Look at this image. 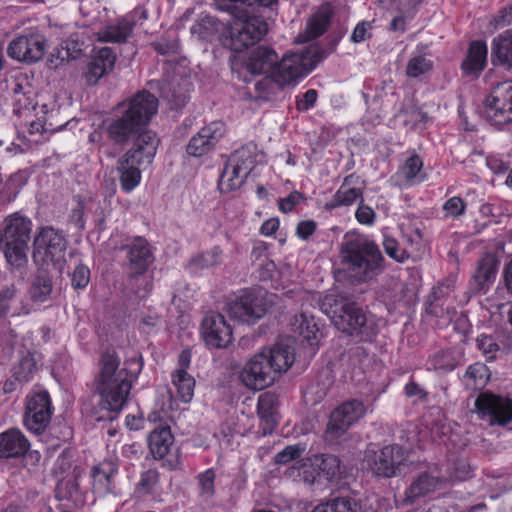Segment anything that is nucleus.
Returning <instances> with one entry per match:
<instances>
[{"label": "nucleus", "mask_w": 512, "mask_h": 512, "mask_svg": "<svg viewBox=\"0 0 512 512\" xmlns=\"http://www.w3.org/2000/svg\"><path fill=\"white\" fill-rule=\"evenodd\" d=\"M222 256V249L215 246L212 249L191 258L190 265L195 270L215 267L222 262Z\"/></svg>", "instance_id": "37998d69"}, {"label": "nucleus", "mask_w": 512, "mask_h": 512, "mask_svg": "<svg viewBox=\"0 0 512 512\" xmlns=\"http://www.w3.org/2000/svg\"><path fill=\"white\" fill-rule=\"evenodd\" d=\"M52 291V281L47 276H38L31 287L30 293L32 299L43 302Z\"/></svg>", "instance_id": "49530a36"}, {"label": "nucleus", "mask_w": 512, "mask_h": 512, "mask_svg": "<svg viewBox=\"0 0 512 512\" xmlns=\"http://www.w3.org/2000/svg\"><path fill=\"white\" fill-rule=\"evenodd\" d=\"M225 28L226 26L216 18L205 15L191 26L190 32L193 37L199 40L210 41L215 34L220 33L221 35Z\"/></svg>", "instance_id": "f704fd0d"}, {"label": "nucleus", "mask_w": 512, "mask_h": 512, "mask_svg": "<svg viewBox=\"0 0 512 512\" xmlns=\"http://www.w3.org/2000/svg\"><path fill=\"white\" fill-rule=\"evenodd\" d=\"M317 98V91L309 89L303 94L302 98L297 100L296 107L299 111H308L315 105Z\"/></svg>", "instance_id": "4d7b16f0"}, {"label": "nucleus", "mask_w": 512, "mask_h": 512, "mask_svg": "<svg viewBox=\"0 0 512 512\" xmlns=\"http://www.w3.org/2000/svg\"><path fill=\"white\" fill-rule=\"evenodd\" d=\"M494 29H500L512 25V4L502 9L491 21Z\"/></svg>", "instance_id": "6e6d98bb"}, {"label": "nucleus", "mask_w": 512, "mask_h": 512, "mask_svg": "<svg viewBox=\"0 0 512 512\" xmlns=\"http://www.w3.org/2000/svg\"><path fill=\"white\" fill-rule=\"evenodd\" d=\"M149 449L155 459L164 460V465L175 469L180 464L178 454H172L174 437L169 426L155 428L148 438Z\"/></svg>", "instance_id": "412c9836"}, {"label": "nucleus", "mask_w": 512, "mask_h": 512, "mask_svg": "<svg viewBox=\"0 0 512 512\" xmlns=\"http://www.w3.org/2000/svg\"><path fill=\"white\" fill-rule=\"evenodd\" d=\"M433 69V62L427 55H413L406 66V75L411 78H418Z\"/></svg>", "instance_id": "a18cd8bd"}, {"label": "nucleus", "mask_w": 512, "mask_h": 512, "mask_svg": "<svg viewBox=\"0 0 512 512\" xmlns=\"http://www.w3.org/2000/svg\"><path fill=\"white\" fill-rule=\"evenodd\" d=\"M66 240L63 234L52 228H42L34 240L35 261L53 264L62 272L65 263Z\"/></svg>", "instance_id": "f8f14e48"}, {"label": "nucleus", "mask_w": 512, "mask_h": 512, "mask_svg": "<svg viewBox=\"0 0 512 512\" xmlns=\"http://www.w3.org/2000/svg\"><path fill=\"white\" fill-rule=\"evenodd\" d=\"M277 60V54L273 49L259 46L252 52L247 63V70L252 74L272 72Z\"/></svg>", "instance_id": "7c9ffc66"}, {"label": "nucleus", "mask_w": 512, "mask_h": 512, "mask_svg": "<svg viewBox=\"0 0 512 512\" xmlns=\"http://www.w3.org/2000/svg\"><path fill=\"white\" fill-rule=\"evenodd\" d=\"M366 462L373 474L385 478L405 475L411 471L412 465L406 450L397 444L384 446L377 451H368Z\"/></svg>", "instance_id": "9d476101"}, {"label": "nucleus", "mask_w": 512, "mask_h": 512, "mask_svg": "<svg viewBox=\"0 0 512 512\" xmlns=\"http://www.w3.org/2000/svg\"><path fill=\"white\" fill-rule=\"evenodd\" d=\"M330 18L331 10L329 7H321L310 17L304 34H300L297 41L300 43L307 42L321 36L329 26Z\"/></svg>", "instance_id": "2f4dec72"}, {"label": "nucleus", "mask_w": 512, "mask_h": 512, "mask_svg": "<svg viewBox=\"0 0 512 512\" xmlns=\"http://www.w3.org/2000/svg\"><path fill=\"white\" fill-rule=\"evenodd\" d=\"M118 473V466L112 460H104L94 466L91 471L92 488L99 496L116 494L114 478Z\"/></svg>", "instance_id": "5701e85b"}, {"label": "nucleus", "mask_w": 512, "mask_h": 512, "mask_svg": "<svg viewBox=\"0 0 512 512\" xmlns=\"http://www.w3.org/2000/svg\"><path fill=\"white\" fill-rule=\"evenodd\" d=\"M215 473L212 469H207L198 475V484L200 493L205 498H210L214 494Z\"/></svg>", "instance_id": "3c124183"}, {"label": "nucleus", "mask_w": 512, "mask_h": 512, "mask_svg": "<svg viewBox=\"0 0 512 512\" xmlns=\"http://www.w3.org/2000/svg\"><path fill=\"white\" fill-rule=\"evenodd\" d=\"M266 33L267 24L261 17L241 11L226 26L219 40L225 48L241 52L259 42Z\"/></svg>", "instance_id": "6e6552de"}, {"label": "nucleus", "mask_w": 512, "mask_h": 512, "mask_svg": "<svg viewBox=\"0 0 512 512\" xmlns=\"http://www.w3.org/2000/svg\"><path fill=\"white\" fill-rule=\"evenodd\" d=\"M38 370L37 360L34 354L28 353L13 367V377L19 383L28 382Z\"/></svg>", "instance_id": "79ce46f5"}, {"label": "nucleus", "mask_w": 512, "mask_h": 512, "mask_svg": "<svg viewBox=\"0 0 512 512\" xmlns=\"http://www.w3.org/2000/svg\"><path fill=\"white\" fill-rule=\"evenodd\" d=\"M305 451V446L298 443L286 446L283 450L275 455V463L285 465L301 457Z\"/></svg>", "instance_id": "de8ad7c7"}, {"label": "nucleus", "mask_w": 512, "mask_h": 512, "mask_svg": "<svg viewBox=\"0 0 512 512\" xmlns=\"http://www.w3.org/2000/svg\"><path fill=\"white\" fill-rule=\"evenodd\" d=\"M132 31L131 24L122 17L103 27L97 33V39L105 43H125Z\"/></svg>", "instance_id": "473e14b6"}, {"label": "nucleus", "mask_w": 512, "mask_h": 512, "mask_svg": "<svg viewBox=\"0 0 512 512\" xmlns=\"http://www.w3.org/2000/svg\"><path fill=\"white\" fill-rule=\"evenodd\" d=\"M265 350L266 357L278 377L286 372L295 361V349L290 339L280 340L273 347Z\"/></svg>", "instance_id": "bb28decb"}, {"label": "nucleus", "mask_w": 512, "mask_h": 512, "mask_svg": "<svg viewBox=\"0 0 512 512\" xmlns=\"http://www.w3.org/2000/svg\"><path fill=\"white\" fill-rule=\"evenodd\" d=\"M314 464L318 469V477H322L328 481L340 479L342 474L340 460L329 454H321L315 456Z\"/></svg>", "instance_id": "4c0bfd02"}, {"label": "nucleus", "mask_w": 512, "mask_h": 512, "mask_svg": "<svg viewBox=\"0 0 512 512\" xmlns=\"http://www.w3.org/2000/svg\"><path fill=\"white\" fill-rule=\"evenodd\" d=\"M370 24L368 22H360L356 25L351 35V40L360 43L366 39Z\"/></svg>", "instance_id": "69168bd1"}, {"label": "nucleus", "mask_w": 512, "mask_h": 512, "mask_svg": "<svg viewBox=\"0 0 512 512\" xmlns=\"http://www.w3.org/2000/svg\"><path fill=\"white\" fill-rule=\"evenodd\" d=\"M223 135L224 124L222 122H211L201 128L190 139L187 145V153L194 157H201L211 151Z\"/></svg>", "instance_id": "4be33fe9"}, {"label": "nucleus", "mask_w": 512, "mask_h": 512, "mask_svg": "<svg viewBox=\"0 0 512 512\" xmlns=\"http://www.w3.org/2000/svg\"><path fill=\"white\" fill-rule=\"evenodd\" d=\"M404 390L408 397H417L418 399L427 397V393L415 382L407 383Z\"/></svg>", "instance_id": "338daca9"}, {"label": "nucleus", "mask_w": 512, "mask_h": 512, "mask_svg": "<svg viewBox=\"0 0 512 512\" xmlns=\"http://www.w3.org/2000/svg\"><path fill=\"white\" fill-rule=\"evenodd\" d=\"M30 448L26 436L16 428L0 433V457L19 458L24 456Z\"/></svg>", "instance_id": "393cba45"}, {"label": "nucleus", "mask_w": 512, "mask_h": 512, "mask_svg": "<svg viewBox=\"0 0 512 512\" xmlns=\"http://www.w3.org/2000/svg\"><path fill=\"white\" fill-rule=\"evenodd\" d=\"M116 56L109 47L101 48L95 53L85 73L86 82L95 85L104 75L112 71Z\"/></svg>", "instance_id": "a878e982"}, {"label": "nucleus", "mask_w": 512, "mask_h": 512, "mask_svg": "<svg viewBox=\"0 0 512 512\" xmlns=\"http://www.w3.org/2000/svg\"><path fill=\"white\" fill-rule=\"evenodd\" d=\"M323 307L335 327L343 333L359 337L363 341H372L378 333L374 318L368 316L354 302L326 296Z\"/></svg>", "instance_id": "20e7f679"}, {"label": "nucleus", "mask_w": 512, "mask_h": 512, "mask_svg": "<svg viewBox=\"0 0 512 512\" xmlns=\"http://www.w3.org/2000/svg\"><path fill=\"white\" fill-rule=\"evenodd\" d=\"M355 217L360 224L371 226L375 221L376 214L370 206L360 203Z\"/></svg>", "instance_id": "5fc2aeb1"}, {"label": "nucleus", "mask_w": 512, "mask_h": 512, "mask_svg": "<svg viewBox=\"0 0 512 512\" xmlns=\"http://www.w3.org/2000/svg\"><path fill=\"white\" fill-rule=\"evenodd\" d=\"M312 512H361V506L353 498L337 497L317 505Z\"/></svg>", "instance_id": "ea45409f"}, {"label": "nucleus", "mask_w": 512, "mask_h": 512, "mask_svg": "<svg viewBox=\"0 0 512 512\" xmlns=\"http://www.w3.org/2000/svg\"><path fill=\"white\" fill-rule=\"evenodd\" d=\"M31 230V220L18 213L9 215L3 221L0 230V249L11 266L20 268L26 264Z\"/></svg>", "instance_id": "423d86ee"}, {"label": "nucleus", "mask_w": 512, "mask_h": 512, "mask_svg": "<svg viewBox=\"0 0 512 512\" xmlns=\"http://www.w3.org/2000/svg\"><path fill=\"white\" fill-rule=\"evenodd\" d=\"M121 249L126 251L128 275L130 278L143 275L154 261L150 245L143 237H135L128 240Z\"/></svg>", "instance_id": "6ab92c4d"}, {"label": "nucleus", "mask_w": 512, "mask_h": 512, "mask_svg": "<svg viewBox=\"0 0 512 512\" xmlns=\"http://www.w3.org/2000/svg\"><path fill=\"white\" fill-rule=\"evenodd\" d=\"M51 415V400L47 391L33 392L27 396L24 425L29 431L42 433L50 423Z\"/></svg>", "instance_id": "f3484780"}, {"label": "nucleus", "mask_w": 512, "mask_h": 512, "mask_svg": "<svg viewBox=\"0 0 512 512\" xmlns=\"http://www.w3.org/2000/svg\"><path fill=\"white\" fill-rule=\"evenodd\" d=\"M491 56L502 65L512 67V30H506L492 40Z\"/></svg>", "instance_id": "72a5a7b5"}, {"label": "nucleus", "mask_w": 512, "mask_h": 512, "mask_svg": "<svg viewBox=\"0 0 512 512\" xmlns=\"http://www.w3.org/2000/svg\"><path fill=\"white\" fill-rule=\"evenodd\" d=\"M46 50V43L43 36L39 34L24 35L15 38L10 42L8 55L18 61L37 62Z\"/></svg>", "instance_id": "aec40b11"}, {"label": "nucleus", "mask_w": 512, "mask_h": 512, "mask_svg": "<svg viewBox=\"0 0 512 512\" xmlns=\"http://www.w3.org/2000/svg\"><path fill=\"white\" fill-rule=\"evenodd\" d=\"M487 118L495 125L512 122V81L499 83L485 100Z\"/></svg>", "instance_id": "dca6fc26"}, {"label": "nucleus", "mask_w": 512, "mask_h": 512, "mask_svg": "<svg viewBox=\"0 0 512 512\" xmlns=\"http://www.w3.org/2000/svg\"><path fill=\"white\" fill-rule=\"evenodd\" d=\"M90 281V270L85 265H78L75 267L71 284L74 289H83L85 288Z\"/></svg>", "instance_id": "864d4df0"}, {"label": "nucleus", "mask_w": 512, "mask_h": 512, "mask_svg": "<svg viewBox=\"0 0 512 512\" xmlns=\"http://www.w3.org/2000/svg\"><path fill=\"white\" fill-rule=\"evenodd\" d=\"M172 384L182 402L188 403L192 400L195 380L187 371L175 370L172 374Z\"/></svg>", "instance_id": "58836bf2"}, {"label": "nucleus", "mask_w": 512, "mask_h": 512, "mask_svg": "<svg viewBox=\"0 0 512 512\" xmlns=\"http://www.w3.org/2000/svg\"><path fill=\"white\" fill-rule=\"evenodd\" d=\"M239 378L247 388L259 391L272 385L278 375L266 357V350L263 349L246 362Z\"/></svg>", "instance_id": "ddd939ff"}, {"label": "nucleus", "mask_w": 512, "mask_h": 512, "mask_svg": "<svg viewBox=\"0 0 512 512\" xmlns=\"http://www.w3.org/2000/svg\"><path fill=\"white\" fill-rule=\"evenodd\" d=\"M201 334L210 348H226L233 339L231 326L225 317L217 312L207 313L201 323Z\"/></svg>", "instance_id": "a211bd4d"}, {"label": "nucleus", "mask_w": 512, "mask_h": 512, "mask_svg": "<svg viewBox=\"0 0 512 512\" xmlns=\"http://www.w3.org/2000/svg\"><path fill=\"white\" fill-rule=\"evenodd\" d=\"M341 259L353 282L366 283L383 270V256L376 243L363 234H347L341 247Z\"/></svg>", "instance_id": "f257e3e1"}, {"label": "nucleus", "mask_w": 512, "mask_h": 512, "mask_svg": "<svg viewBox=\"0 0 512 512\" xmlns=\"http://www.w3.org/2000/svg\"><path fill=\"white\" fill-rule=\"evenodd\" d=\"M486 368L482 364H473L470 365L465 373V377L474 380L475 384H478V380L480 383H483V379L485 377Z\"/></svg>", "instance_id": "e2e57ef3"}, {"label": "nucleus", "mask_w": 512, "mask_h": 512, "mask_svg": "<svg viewBox=\"0 0 512 512\" xmlns=\"http://www.w3.org/2000/svg\"><path fill=\"white\" fill-rule=\"evenodd\" d=\"M366 414V407L357 399L348 400L335 408L326 428V438L330 442L338 440L348 429Z\"/></svg>", "instance_id": "4468645a"}, {"label": "nucleus", "mask_w": 512, "mask_h": 512, "mask_svg": "<svg viewBox=\"0 0 512 512\" xmlns=\"http://www.w3.org/2000/svg\"><path fill=\"white\" fill-rule=\"evenodd\" d=\"M160 474L156 469H149L140 474L139 481L135 487L138 496H152L159 499L161 496Z\"/></svg>", "instance_id": "c9c22d12"}, {"label": "nucleus", "mask_w": 512, "mask_h": 512, "mask_svg": "<svg viewBox=\"0 0 512 512\" xmlns=\"http://www.w3.org/2000/svg\"><path fill=\"white\" fill-rule=\"evenodd\" d=\"M487 166L496 174L505 173L509 169V165L496 156H490L486 160Z\"/></svg>", "instance_id": "0e129e2a"}, {"label": "nucleus", "mask_w": 512, "mask_h": 512, "mask_svg": "<svg viewBox=\"0 0 512 512\" xmlns=\"http://www.w3.org/2000/svg\"><path fill=\"white\" fill-rule=\"evenodd\" d=\"M256 154V145L248 144L230 155L218 183L221 192H229L243 185L255 166Z\"/></svg>", "instance_id": "9b49d317"}, {"label": "nucleus", "mask_w": 512, "mask_h": 512, "mask_svg": "<svg viewBox=\"0 0 512 512\" xmlns=\"http://www.w3.org/2000/svg\"><path fill=\"white\" fill-rule=\"evenodd\" d=\"M383 247L386 254L397 262H404L409 257L406 251L401 249L397 241L392 237L385 236Z\"/></svg>", "instance_id": "603ef678"}, {"label": "nucleus", "mask_w": 512, "mask_h": 512, "mask_svg": "<svg viewBox=\"0 0 512 512\" xmlns=\"http://www.w3.org/2000/svg\"><path fill=\"white\" fill-rule=\"evenodd\" d=\"M466 203L457 196L451 197L443 204V211L447 218H457L465 213Z\"/></svg>", "instance_id": "09e8293b"}, {"label": "nucleus", "mask_w": 512, "mask_h": 512, "mask_svg": "<svg viewBox=\"0 0 512 512\" xmlns=\"http://www.w3.org/2000/svg\"><path fill=\"white\" fill-rule=\"evenodd\" d=\"M487 53L488 49L484 41H472L461 64L463 73L468 76H477L486 66Z\"/></svg>", "instance_id": "c85d7f7f"}, {"label": "nucleus", "mask_w": 512, "mask_h": 512, "mask_svg": "<svg viewBox=\"0 0 512 512\" xmlns=\"http://www.w3.org/2000/svg\"><path fill=\"white\" fill-rule=\"evenodd\" d=\"M496 273V260L492 257H485L479 262L474 278L480 287H484L494 281Z\"/></svg>", "instance_id": "c03bdc74"}, {"label": "nucleus", "mask_w": 512, "mask_h": 512, "mask_svg": "<svg viewBox=\"0 0 512 512\" xmlns=\"http://www.w3.org/2000/svg\"><path fill=\"white\" fill-rule=\"evenodd\" d=\"M322 52L314 44L297 52L286 53L273 67L272 80L281 87L288 86L307 76L321 60Z\"/></svg>", "instance_id": "0eeeda50"}, {"label": "nucleus", "mask_w": 512, "mask_h": 512, "mask_svg": "<svg viewBox=\"0 0 512 512\" xmlns=\"http://www.w3.org/2000/svg\"><path fill=\"white\" fill-rule=\"evenodd\" d=\"M120 359L112 352H106L101 357V371L97 385L99 393L98 409L107 412L100 415L98 420H113L119 413L131 390V381L126 369H119Z\"/></svg>", "instance_id": "f03ea898"}, {"label": "nucleus", "mask_w": 512, "mask_h": 512, "mask_svg": "<svg viewBox=\"0 0 512 512\" xmlns=\"http://www.w3.org/2000/svg\"><path fill=\"white\" fill-rule=\"evenodd\" d=\"M121 115L108 125V135L116 143H125L147 131L144 128L157 113L158 99L147 91L138 92L119 107Z\"/></svg>", "instance_id": "7ed1b4c3"}, {"label": "nucleus", "mask_w": 512, "mask_h": 512, "mask_svg": "<svg viewBox=\"0 0 512 512\" xmlns=\"http://www.w3.org/2000/svg\"><path fill=\"white\" fill-rule=\"evenodd\" d=\"M123 18L124 20H128L131 24V28L134 29L138 23H142L147 19V11L143 7H136L130 13L123 16Z\"/></svg>", "instance_id": "052dcab7"}, {"label": "nucleus", "mask_w": 512, "mask_h": 512, "mask_svg": "<svg viewBox=\"0 0 512 512\" xmlns=\"http://www.w3.org/2000/svg\"><path fill=\"white\" fill-rule=\"evenodd\" d=\"M445 482L446 478L440 477L434 474V472L421 473L407 489L405 493L406 501L412 503L417 498L426 496L441 488Z\"/></svg>", "instance_id": "cd10ccee"}, {"label": "nucleus", "mask_w": 512, "mask_h": 512, "mask_svg": "<svg viewBox=\"0 0 512 512\" xmlns=\"http://www.w3.org/2000/svg\"><path fill=\"white\" fill-rule=\"evenodd\" d=\"M475 407L480 418L488 420L491 425L503 426L512 421V399L507 396L481 393Z\"/></svg>", "instance_id": "2eb2a0df"}, {"label": "nucleus", "mask_w": 512, "mask_h": 512, "mask_svg": "<svg viewBox=\"0 0 512 512\" xmlns=\"http://www.w3.org/2000/svg\"><path fill=\"white\" fill-rule=\"evenodd\" d=\"M325 394V389L310 385L304 393V399L306 403L315 405L324 398Z\"/></svg>", "instance_id": "13d9d810"}, {"label": "nucleus", "mask_w": 512, "mask_h": 512, "mask_svg": "<svg viewBox=\"0 0 512 512\" xmlns=\"http://www.w3.org/2000/svg\"><path fill=\"white\" fill-rule=\"evenodd\" d=\"M278 228L279 220L277 218H270L262 224L260 233L264 236H272Z\"/></svg>", "instance_id": "774afa93"}, {"label": "nucleus", "mask_w": 512, "mask_h": 512, "mask_svg": "<svg viewBox=\"0 0 512 512\" xmlns=\"http://www.w3.org/2000/svg\"><path fill=\"white\" fill-rule=\"evenodd\" d=\"M291 327L294 333L298 334L311 346L317 344L320 328L318 322L312 314L302 312L295 315L291 322Z\"/></svg>", "instance_id": "c756f323"}, {"label": "nucleus", "mask_w": 512, "mask_h": 512, "mask_svg": "<svg viewBox=\"0 0 512 512\" xmlns=\"http://www.w3.org/2000/svg\"><path fill=\"white\" fill-rule=\"evenodd\" d=\"M300 199L301 194L299 192H292L289 196L279 200V210L283 213L291 212Z\"/></svg>", "instance_id": "bf43d9fd"}, {"label": "nucleus", "mask_w": 512, "mask_h": 512, "mask_svg": "<svg viewBox=\"0 0 512 512\" xmlns=\"http://www.w3.org/2000/svg\"><path fill=\"white\" fill-rule=\"evenodd\" d=\"M275 303V295L263 290H243L227 303L228 314L240 322L255 324Z\"/></svg>", "instance_id": "1a4fd4ad"}, {"label": "nucleus", "mask_w": 512, "mask_h": 512, "mask_svg": "<svg viewBox=\"0 0 512 512\" xmlns=\"http://www.w3.org/2000/svg\"><path fill=\"white\" fill-rule=\"evenodd\" d=\"M316 229V223L312 220L302 221L297 225L296 234L302 240H307Z\"/></svg>", "instance_id": "680f3d73"}, {"label": "nucleus", "mask_w": 512, "mask_h": 512, "mask_svg": "<svg viewBox=\"0 0 512 512\" xmlns=\"http://www.w3.org/2000/svg\"><path fill=\"white\" fill-rule=\"evenodd\" d=\"M477 346L483 353L487 360H493L496 358V354L499 351V346L492 336L480 335L477 340Z\"/></svg>", "instance_id": "8fccbe9b"}, {"label": "nucleus", "mask_w": 512, "mask_h": 512, "mask_svg": "<svg viewBox=\"0 0 512 512\" xmlns=\"http://www.w3.org/2000/svg\"><path fill=\"white\" fill-rule=\"evenodd\" d=\"M422 167L423 162L421 158L415 154L411 155L399 169L398 176L409 184L419 182L423 179V176L421 175Z\"/></svg>", "instance_id": "a19ab883"}, {"label": "nucleus", "mask_w": 512, "mask_h": 512, "mask_svg": "<svg viewBox=\"0 0 512 512\" xmlns=\"http://www.w3.org/2000/svg\"><path fill=\"white\" fill-rule=\"evenodd\" d=\"M278 397L272 392H265L258 397L257 413L270 428L277 424Z\"/></svg>", "instance_id": "e433bc0d"}, {"label": "nucleus", "mask_w": 512, "mask_h": 512, "mask_svg": "<svg viewBox=\"0 0 512 512\" xmlns=\"http://www.w3.org/2000/svg\"><path fill=\"white\" fill-rule=\"evenodd\" d=\"M159 140L155 133L146 132L136 139L133 147L117 161L119 181L123 191L130 193L141 182V167L149 165L156 154Z\"/></svg>", "instance_id": "39448f33"}, {"label": "nucleus", "mask_w": 512, "mask_h": 512, "mask_svg": "<svg viewBox=\"0 0 512 512\" xmlns=\"http://www.w3.org/2000/svg\"><path fill=\"white\" fill-rule=\"evenodd\" d=\"M364 182L360 176L350 174L344 178L343 183L334 194L332 200L327 204L328 208L339 206H350L362 198Z\"/></svg>", "instance_id": "b1692460"}]
</instances>
